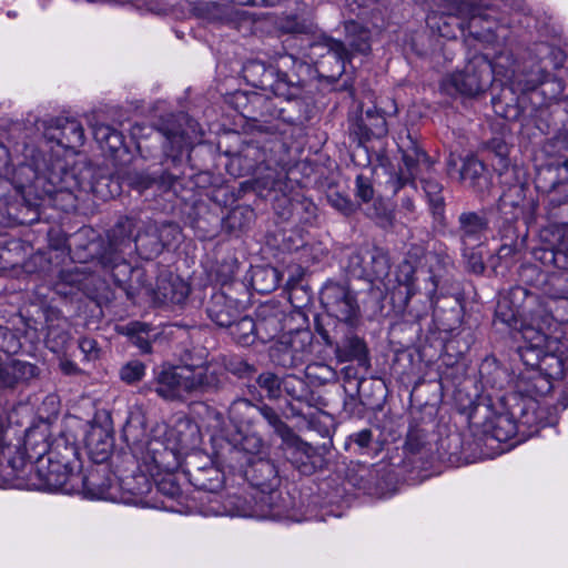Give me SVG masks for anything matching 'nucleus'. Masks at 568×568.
I'll use <instances>...</instances> for the list:
<instances>
[{"instance_id":"1","label":"nucleus","mask_w":568,"mask_h":568,"mask_svg":"<svg viewBox=\"0 0 568 568\" xmlns=\"http://www.w3.org/2000/svg\"><path fill=\"white\" fill-rule=\"evenodd\" d=\"M197 123L184 113L161 116L154 126L135 124L132 128L134 138L144 136V130H155L162 138L165 159L161 168L146 170H129L122 176V182L139 192L156 186L162 192L174 189V185L185 175L189 161V149L192 144V133Z\"/></svg>"},{"instance_id":"2","label":"nucleus","mask_w":568,"mask_h":568,"mask_svg":"<svg viewBox=\"0 0 568 568\" xmlns=\"http://www.w3.org/2000/svg\"><path fill=\"white\" fill-rule=\"evenodd\" d=\"M227 418L234 427V433L224 440L216 455L227 457L232 464L237 463L245 453H262L264 440L258 433L261 419L266 423L273 434L284 422L277 410L263 399L254 403L245 397L232 400L227 409Z\"/></svg>"},{"instance_id":"3","label":"nucleus","mask_w":568,"mask_h":568,"mask_svg":"<svg viewBox=\"0 0 568 568\" xmlns=\"http://www.w3.org/2000/svg\"><path fill=\"white\" fill-rule=\"evenodd\" d=\"M48 179L51 185L48 191L50 197L67 193L77 199V193L83 192L105 200L121 191L120 184L113 180L106 168L94 166L87 158L79 159L70 168L59 156L54 158L53 172Z\"/></svg>"},{"instance_id":"4","label":"nucleus","mask_w":568,"mask_h":568,"mask_svg":"<svg viewBox=\"0 0 568 568\" xmlns=\"http://www.w3.org/2000/svg\"><path fill=\"white\" fill-rule=\"evenodd\" d=\"M261 453H245L235 464L225 456H217L230 469L239 470L245 480L262 493L261 503L268 507L273 515H281L284 507L281 505V476L278 467L272 458L260 456Z\"/></svg>"},{"instance_id":"5","label":"nucleus","mask_w":568,"mask_h":568,"mask_svg":"<svg viewBox=\"0 0 568 568\" xmlns=\"http://www.w3.org/2000/svg\"><path fill=\"white\" fill-rule=\"evenodd\" d=\"M359 323H339L331 317H315L314 329L324 345L332 348L341 363L356 362L366 371L371 367L369 348L357 333Z\"/></svg>"},{"instance_id":"6","label":"nucleus","mask_w":568,"mask_h":568,"mask_svg":"<svg viewBox=\"0 0 568 568\" xmlns=\"http://www.w3.org/2000/svg\"><path fill=\"white\" fill-rule=\"evenodd\" d=\"M136 227L138 220L135 217H119L108 232V246L100 256L101 264L112 270L114 281L125 291L130 300L134 298L135 293L132 291V286H126V280L121 278L120 274L125 276L133 271L126 258L133 254Z\"/></svg>"},{"instance_id":"7","label":"nucleus","mask_w":568,"mask_h":568,"mask_svg":"<svg viewBox=\"0 0 568 568\" xmlns=\"http://www.w3.org/2000/svg\"><path fill=\"white\" fill-rule=\"evenodd\" d=\"M307 65L292 54H281L274 63L266 64L263 61H248L243 67V77L245 81L263 91L287 92L290 88L297 90L298 71L306 69Z\"/></svg>"},{"instance_id":"8","label":"nucleus","mask_w":568,"mask_h":568,"mask_svg":"<svg viewBox=\"0 0 568 568\" xmlns=\"http://www.w3.org/2000/svg\"><path fill=\"white\" fill-rule=\"evenodd\" d=\"M493 65L486 55L476 53L465 68L445 77L440 90L450 97H476L493 84Z\"/></svg>"},{"instance_id":"9","label":"nucleus","mask_w":568,"mask_h":568,"mask_svg":"<svg viewBox=\"0 0 568 568\" xmlns=\"http://www.w3.org/2000/svg\"><path fill=\"white\" fill-rule=\"evenodd\" d=\"M347 276L369 283L379 282L386 288L390 283L392 262L388 252L378 246L358 247L345 253L342 263Z\"/></svg>"},{"instance_id":"10","label":"nucleus","mask_w":568,"mask_h":568,"mask_svg":"<svg viewBox=\"0 0 568 568\" xmlns=\"http://www.w3.org/2000/svg\"><path fill=\"white\" fill-rule=\"evenodd\" d=\"M396 282L399 286L397 295L406 296L407 301L419 295L422 308L417 316L430 311L436 301L438 282L430 270L415 267L412 262L403 261L396 270Z\"/></svg>"},{"instance_id":"11","label":"nucleus","mask_w":568,"mask_h":568,"mask_svg":"<svg viewBox=\"0 0 568 568\" xmlns=\"http://www.w3.org/2000/svg\"><path fill=\"white\" fill-rule=\"evenodd\" d=\"M447 4V14L439 18L437 24L438 32L442 37L457 38V33L450 30L455 27L460 33L465 29V20L467 19V27L473 34V29L481 19V10L489 7L490 0H443ZM511 9L523 10V0H503Z\"/></svg>"},{"instance_id":"12","label":"nucleus","mask_w":568,"mask_h":568,"mask_svg":"<svg viewBox=\"0 0 568 568\" xmlns=\"http://www.w3.org/2000/svg\"><path fill=\"white\" fill-rule=\"evenodd\" d=\"M307 57L314 63L321 78L337 81L345 72L346 63L352 61L346 44L327 34L316 37L308 44Z\"/></svg>"},{"instance_id":"13","label":"nucleus","mask_w":568,"mask_h":568,"mask_svg":"<svg viewBox=\"0 0 568 568\" xmlns=\"http://www.w3.org/2000/svg\"><path fill=\"white\" fill-rule=\"evenodd\" d=\"M146 387L165 402H185L193 396L191 365L163 363L153 368Z\"/></svg>"},{"instance_id":"14","label":"nucleus","mask_w":568,"mask_h":568,"mask_svg":"<svg viewBox=\"0 0 568 568\" xmlns=\"http://www.w3.org/2000/svg\"><path fill=\"white\" fill-rule=\"evenodd\" d=\"M9 429L7 418L0 414V487L13 486L23 487L29 483L24 481L27 475L34 478V463L29 460L27 455L21 454L17 446H11L6 434Z\"/></svg>"},{"instance_id":"15","label":"nucleus","mask_w":568,"mask_h":568,"mask_svg":"<svg viewBox=\"0 0 568 568\" xmlns=\"http://www.w3.org/2000/svg\"><path fill=\"white\" fill-rule=\"evenodd\" d=\"M320 300L326 314L316 317H331L339 323H359L361 308L356 293L347 283L328 280L320 292Z\"/></svg>"},{"instance_id":"16","label":"nucleus","mask_w":568,"mask_h":568,"mask_svg":"<svg viewBox=\"0 0 568 568\" xmlns=\"http://www.w3.org/2000/svg\"><path fill=\"white\" fill-rule=\"evenodd\" d=\"M24 161L20 163L13 173V180L19 190L26 192L27 189L42 191L49 195L50 180L49 175L53 172L54 159L50 155L47 159L43 150L38 148H27Z\"/></svg>"},{"instance_id":"17","label":"nucleus","mask_w":568,"mask_h":568,"mask_svg":"<svg viewBox=\"0 0 568 568\" xmlns=\"http://www.w3.org/2000/svg\"><path fill=\"white\" fill-rule=\"evenodd\" d=\"M312 341L313 336L306 329L284 334L270 347V361L286 369L301 366L312 353Z\"/></svg>"},{"instance_id":"18","label":"nucleus","mask_w":568,"mask_h":568,"mask_svg":"<svg viewBox=\"0 0 568 568\" xmlns=\"http://www.w3.org/2000/svg\"><path fill=\"white\" fill-rule=\"evenodd\" d=\"M275 435L282 440L280 448L284 457L302 475H312L321 467L323 459L317 449L304 442L285 422Z\"/></svg>"},{"instance_id":"19","label":"nucleus","mask_w":568,"mask_h":568,"mask_svg":"<svg viewBox=\"0 0 568 568\" xmlns=\"http://www.w3.org/2000/svg\"><path fill=\"white\" fill-rule=\"evenodd\" d=\"M348 480L365 494L378 498L386 497L395 490L396 476L388 463L379 462L371 466L359 465Z\"/></svg>"},{"instance_id":"20","label":"nucleus","mask_w":568,"mask_h":568,"mask_svg":"<svg viewBox=\"0 0 568 568\" xmlns=\"http://www.w3.org/2000/svg\"><path fill=\"white\" fill-rule=\"evenodd\" d=\"M527 186L519 181L509 184L498 199L497 210L505 224H513L519 219L526 223L534 220L537 202L527 197Z\"/></svg>"},{"instance_id":"21","label":"nucleus","mask_w":568,"mask_h":568,"mask_svg":"<svg viewBox=\"0 0 568 568\" xmlns=\"http://www.w3.org/2000/svg\"><path fill=\"white\" fill-rule=\"evenodd\" d=\"M74 469L58 460L47 458V462L37 465L34 478H29V483L26 485L36 489L70 494L74 490V485L71 481L79 477Z\"/></svg>"},{"instance_id":"22","label":"nucleus","mask_w":568,"mask_h":568,"mask_svg":"<svg viewBox=\"0 0 568 568\" xmlns=\"http://www.w3.org/2000/svg\"><path fill=\"white\" fill-rule=\"evenodd\" d=\"M142 460L152 476H161L162 471H175L181 466L176 444L168 438H150L145 443Z\"/></svg>"},{"instance_id":"23","label":"nucleus","mask_w":568,"mask_h":568,"mask_svg":"<svg viewBox=\"0 0 568 568\" xmlns=\"http://www.w3.org/2000/svg\"><path fill=\"white\" fill-rule=\"evenodd\" d=\"M38 130L42 129L45 143H55L64 150H77L84 144V130L75 119L57 118L37 122Z\"/></svg>"},{"instance_id":"24","label":"nucleus","mask_w":568,"mask_h":568,"mask_svg":"<svg viewBox=\"0 0 568 568\" xmlns=\"http://www.w3.org/2000/svg\"><path fill=\"white\" fill-rule=\"evenodd\" d=\"M388 132L385 113L376 106L368 108L349 120V136L363 146L373 139H382Z\"/></svg>"},{"instance_id":"25","label":"nucleus","mask_w":568,"mask_h":568,"mask_svg":"<svg viewBox=\"0 0 568 568\" xmlns=\"http://www.w3.org/2000/svg\"><path fill=\"white\" fill-rule=\"evenodd\" d=\"M191 381L193 396L206 393H217L227 383V375L217 362H210L204 366H191Z\"/></svg>"},{"instance_id":"26","label":"nucleus","mask_w":568,"mask_h":568,"mask_svg":"<svg viewBox=\"0 0 568 568\" xmlns=\"http://www.w3.org/2000/svg\"><path fill=\"white\" fill-rule=\"evenodd\" d=\"M91 231L88 229H81L71 236H67L61 230H51L49 232V247L61 255L68 254L74 250V256L83 262L89 257L94 256L93 247L97 246L94 242H90L88 245L82 246L80 240L88 235Z\"/></svg>"},{"instance_id":"27","label":"nucleus","mask_w":568,"mask_h":568,"mask_svg":"<svg viewBox=\"0 0 568 568\" xmlns=\"http://www.w3.org/2000/svg\"><path fill=\"white\" fill-rule=\"evenodd\" d=\"M297 90L290 88L287 92H274L273 95L280 97V120L288 124H298L307 120V105L302 99L303 80L298 71Z\"/></svg>"},{"instance_id":"28","label":"nucleus","mask_w":568,"mask_h":568,"mask_svg":"<svg viewBox=\"0 0 568 568\" xmlns=\"http://www.w3.org/2000/svg\"><path fill=\"white\" fill-rule=\"evenodd\" d=\"M184 474L197 490L216 494L223 488V474L210 460H206L204 465H199L193 460L186 462Z\"/></svg>"},{"instance_id":"29","label":"nucleus","mask_w":568,"mask_h":568,"mask_svg":"<svg viewBox=\"0 0 568 568\" xmlns=\"http://www.w3.org/2000/svg\"><path fill=\"white\" fill-rule=\"evenodd\" d=\"M489 222L484 212L466 211L458 216L456 233L463 246H477L485 239Z\"/></svg>"},{"instance_id":"30","label":"nucleus","mask_w":568,"mask_h":568,"mask_svg":"<svg viewBox=\"0 0 568 568\" xmlns=\"http://www.w3.org/2000/svg\"><path fill=\"white\" fill-rule=\"evenodd\" d=\"M205 312L217 326L226 327L239 318L241 306L237 300L227 296L222 291L213 290L206 303Z\"/></svg>"},{"instance_id":"31","label":"nucleus","mask_w":568,"mask_h":568,"mask_svg":"<svg viewBox=\"0 0 568 568\" xmlns=\"http://www.w3.org/2000/svg\"><path fill=\"white\" fill-rule=\"evenodd\" d=\"M399 151L404 163V171L409 175L418 179L422 176L423 170H429L433 165L428 154L418 145L410 132L406 138H400Z\"/></svg>"},{"instance_id":"32","label":"nucleus","mask_w":568,"mask_h":568,"mask_svg":"<svg viewBox=\"0 0 568 568\" xmlns=\"http://www.w3.org/2000/svg\"><path fill=\"white\" fill-rule=\"evenodd\" d=\"M552 324L549 317L546 316L541 321L532 320L530 323L519 324L521 337L526 343L525 346L537 348H558L559 338L552 336Z\"/></svg>"},{"instance_id":"33","label":"nucleus","mask_w":568,"mask_h":568,"mask_svg":"<svg viewBox=\"0 0 568 568\" xmlns=\"http://www.w3.org/2000/svg\"><path fill=\"white\" fill-rule=\"evenodd\" d=\"M345 39L342 41L346 44L347 54L353 59L355 55H367L372 51V32L371 30L355 20L344 22Z\"/></svg>"},{"instance_id":"34","label":"nucleus","mask_w":568,"mask_h":568,"mask_svg":"<svg viewBox=\"0 0 568 568\" xmlns=\"http://www.w3.org/2000/svg\"><path fill=\"white\" fill-rule=\"evenodd\" d=\"M38 375V367L31 363L11 359L0 362V388H16Z\"/></svg>"},{"instance_id":"35","label":"nucleus","mask_w":568,"mask_h":568,"mask_svg":"<svg viewBox=\"0 0 568 568\" xmlns=\"http://www.w3.org/2000/svg\"><path fill=\"white\" fill-rule=\"evenodd\" d=\"M550 284L558 288L555 292L546 291L551 297V303L548 304L550 312L549 320L556 323H568V288L564 284L568 283V273H552L549 276Z\"/></svg>"},{"instance_id":"36","label":"nucleus","mask_w":568,"mask_h":568,"mask_svg":"<svg viewBox=\"0 0 568 568\" xmlns=\"http://www.w3.org/2000/svg\"><path fill=\"white\" fill-rule=\"evenodd\" d=\"M406 454L414 458V462H420L423 465L432 463L436 458V450L428 434L420 428L410 427L405 440Z\"/></svg>"},{"instance_id":"37","label":"nucleus","mask_w":568,"mask_h":568,"mask_svg":"<svg viewBox=\"0 0 568 568\" xmlns=\"http://www.w3.org/2000/svg\"><path fill=\"white\" fill-rule=\"evenodd\" d=\"M460 180L474 192L483 194L491 186L490 174L483 162L474 156L464 160L459 170Z\"/></svg>"},{"instance_id":"38","label":"nucleus","mask_w":568,"mask_h":568,"mask_svg":"<svg viewBox=\"0 0 568 568\" xmlns=\"http://www.w3.org/2000/svg\"><path fill=\"white\" fill-rule=\"evenodd\" d=\"M491 104L496 115L507 121H517L523 113L521 99L511 84L504 85L498 94H494Z\"/></svg>"},{"instance_id":"39","label":"nucleus","mask_w":568,"mask_h":568,"mask_svg":"<svg viewBox=\"0 0 568 568\" xmlns=\"http://www.w3.org/2000/svg\"><path fill=\"white\" fill-rule=\"evenodd\" d=\"M191 287L183 278L170 274L160 277L156 285V294L164 303L183 305L189 297Z\"/></svg>"},{"instance_id":"40","label":"nucleus","mask_w":568,"mask_h":568,"mask_svg":"<svg viewBox=\"0 0 568 568\" xmlns=\"http://www.w3.org/2000/svg\"><path fill=\"white\" fill-rule=\"evenodd\" d=\"M265 162V151L257 142L250 141L242 145L233 156L231 164L239 165L240 175H251Z\"/></svg>"},{"instance_id":"41","label":"nucleus","mask_w":568,"mask_h":568,"mask_svg":"<svg viewBox=\"0 0 568 568\" xmlns=\"http://www.w3.org/2000/svg\"><path fill=\"white\" fill-rule=\"evenodd\" d=\"M163 252L161 240L156 235V223L148 224L142 232L136 233L133 253L141 258L151 261Z\"/></svg>"},{"instance_id":"42","label":"nucleus","mask_w":568,"mask_h":568,"mask_svg":"<svg viewBox=\"0 0 568 568\" xmlns=\"http://www.w3.org/2000/svg\"><path fill=\"white\" fill-rule=\"evenodd\" d=\"M89 277L90 273L84 265H75L71 268L62 270L59 274V281L54 285V290L58 294L63 296L73 295L75 291L84 288Z\"/></svg>"},{"instance_id":"43","label":"nucleus","mask_w":568,"mask_h":568,"mask_svg":"<svg viewBox=\"0 0 568 568\" xmlns=\"http://www.w3.org/2000/svg\"><path fill=\"white\" fill-rule=\"evenodd\" d=\"M255 325L257 338L262 343H267L284 329L283 314L274 310L262 308L258 311Z\"/></svg>"},{"instance_id":"44","label":"nucleus","mask_w":568,"mask_h":568,"mask_svg":"<svg viewBox=\"0 0 568 568\" xmlns=\"http://www.w3.org/2000/svg\"><path fill=\"white\" fill-rule=\"evenodd\" d=\"M248 103L254 110V114L246 116L254 121H270L272 119L280 120V97H268L262 93H253L248 97Z\"/></svg>"},{"instance_id":"45","label":"nucleus","mask_w":568,"mask_h":568,"mask_svg":"<svg viewBox=\"0 0 568 568\" xmlns=\"http://www.w3.org/2000/svg\"><path fill=\"white\" fill-rule=\"evenodd\" d=\"M87 446L95 463L105 462L113 448V437L102 427H93L87 437Z\"/></svg>"},{"instance_id":"46","label":"nucleus","mask_w":568,"mask_h":568,"mask_svg":"<svg viewBox=\"0 0 568 568\" xmlns=\"http://www.w3.org/2000/svg\"><path fill=\"white\" fill-rule=\"evenodd\" d=\"M343 374L345 378L344 393L346 395L344 399V408L349 413H353L357 404V399L365 404L363 400L362 389L368 381L365 377H356V372L353 367L343 368Z\"/></svg>"},{"instance_id":"47","label":"nucleus","mask_w":568,"mask_h":568,"mask_svg":"<svg viewBox=\"0 0 568 568\" xmlns=\"http://www.w3.org/2000/svg\"><path fill=\"white\" fill-rule=\"evenodd\" d=\"M24 450L28 459L33 460L36 468L39 463L47 462L51 450V443H48L45 434L31 430L26 435Z\"/></svg>"},{"instance_id":"48","label":"nucleus","mask_w":568,"mask_h":568,"mask_svg":"<svg viewBox=\"0 0 568 568\" xmlns=\"http://www.w3.org/2000/svg\"><path fill=\"white\" fill-rule=\"evenodd\" d=\"M77 445L70 442L64 435L51 442V450L48 459L58 460L61 464L77 468L79 467Z\"/></svg>"},{"instance_id":"49","label":"nucleus","mask_w":568,"mask_h":568,"mask_svg":"<svg viewBox=\"0 0 568 568\" xmlns=\"http://www.w3.org/2000/svg\"><path fill=\"white\" fill-rule=\"evenodd\" d=\"M225 328L230 331L233 339L242 346L253 345L255 341L258 339L255 321L247 315H240L239 318Z\"/></svg>"},{"instance_id":"50","label":"nucleus","mask_w":568,"mask_h":568,"mask_svg":"<svg viewBox=\"0 0 568 568\" xmlns=\"http://www.w3.org/2000/svg\"><path fill=\"white\" fill-rule=\"evenodd\" d=\"M417 180H419L420 186L428 201L429 209L433 215L436 217H442L445 211V197L443 194V185L437 180L429 178L420 176Z\"/></svg>"},{"instance_id":"51","label":"nucleus","mask_w":568,"mask_h":568,"mask_svg":"<svg viewBox=\"0 0 568 568\" xmlns=\"http://www.w3.org/2000/svg\"><path fill=\"white\" fill-rule=\"evenodd\" d=\"M546 75L547 72L536 64L528 71L516 73L510 84L521 93L538 91Z\"/></svg>"},{"instance_id":"52","label":"nucleus","mask_w":568,"mask_h":568,"mask_svg":"<svg viewBox=\"0 0 568 568\" xmlns=\"http://www.w3.org/2000/svg\"><path fill=\"white\" fill-rule=\"evenodd\" d=\"M152 332L153 328L146 323L134 322L126 326V335L130 342L144 354L152 351L151 343L155 336Z\"/></svg>"},{"instance_id":"53","label":"nucleus","mask_w":568,"mask_h":568,"mask_svg":"<svg viewBox=\"0 0 568 568\" xmlns=\"http://www.w3.org/2000/svg\"><path fill=\"white\" fill-rule=\"evenodd\" d=\"M490 432L498 442H507L515 437L518 426L514 415L509 413L496 415L490 422Z\"/></svg>"},{"instance_id":"54","label":"nucleus","mask_w":568,"mask_h":568,"mask_svg":"<svg viewBox=\"0 0 568 568\" xmlns=\"http://www.w3.org/2000/svg\"><path fill=\"white\" fill-rule=\"evenodd\" d=\"M220 364L225 374L230 373L241 379H250L257 372L254 364L237 355L222 356Z\"/></svg>"},{"instance_id":"55","label":"nucleus","mask_w":568,"mask_h":568,"mask_svg":"<svg viewBox=\"0 0 568 568\" xmlns=\"http://www.w3.org/2000/svg\"><path fill=\"white\" fill-rule=\"evenodd\" d=\"M534 258L544 266H554L562 273L568 271V257L562 253L561 245L555 247H538L532 252Z\"/></svg>"},{"instance_id":"56","label":"nucleus","mask_w":568,"mask_h":568,"mask_svg":"<svg viewBox=\"0 0 568 568\" xmlns=\"http://www.w3.org/2000/svg\"><path fill=\"white\" fill-rule=\"evenodd\" d=\"M560 169H565V171L568 173V159L557 163L548 164L547 166L542 168L538 172L535 180L537 190L551 193L554 189L560 183V181L557 179V175L555 174L556 171Z\"/></svg>"},{"instance_id":"57","label":"nucleus","mask_w":568,"mask_h":568,"mask_svg":"<svg viewBox=\"0 0 568 568\" xmlns=\"http://www.w3.org/2000/svg\"><path fill=\"white\" fill-rule=\"evenodd\" d=\"M282 390L292 399L301 403L308 402L311 398L308 384L296 374H286L282 377Z\"/></svg>"},{"instance_id":"58","label":"nucleus","mask_w":568,"mask_h":568,"mask_svg":"<svg viewBox=\"0 0 568 568\" xmlns=\"http://www.w3.org/2000/svg\"><path fill=\"white\" fill-rule=\"evenodd\" d=\"M252 285L262 294L274 291L278 285V273L276 268L256 267L252 274Z\"/></svg>"},{"instance_id":"59","label":"nucleus","mask_w":568,"mask_h":568,"mask_svg":"<svg viewBox=\"0 0 568 568\" xmlns=\"http://www.w3.org/2000/svg\"><path fill=\"white\" fill-rule=\"evenodd\" d=\"M93 134L101 146L111 152H116L124 145L123 134L110 125L102 124L94 128Z\"/></svg>"},{"instance_id":"60","label":"nucleus","mask_w":568,"mask_h":568,"mask_svg":"<svg viewBox=\"0 0 568 568\" xmlns=\"http://www.w3.org/2000/svg\"><path fill=\"white\" fill-rule=\"evenodd\" d=\"M520 317L521 314L519 311L514 310V307L500 296L495 310L494 324L497 325L500 323L511 329H517L521 323Z\"/></svg>"},{"instance_id":"61","label":"nucleus","mask_w":568,"mask_h":568,"mask_svg":"<svg viewBox=\"0 0 568 568\" xmlns=\"http://www.w3.org/2000/svg\"><path fill=\"white\" fill-rule=\"evenodd\" d=\"M487 150L493 152L499 158V165L505 169V172H500V176H505L506 180L501 181L503 185H506L508 178L515 175V170L508 169V154L509 146L501 138H493L486 143Z\"/></svg>"},{"instance_id":"62","label":"nucleus","mask_w":568,"mask_h":568,"mask_svg":"<svg viewBox=\"0 0 568 568\" xmlns=\"http://www.w3.org/2000/svg\"><path fill=\"white\" fill-rule=\"evenodd\" d=\"M257 386L266 393L271 400H277L282 396V377L273 372L261 373L256 377Z\"/></svg>"},{"instance_id":"63","label":"nucleus","mask_w":568,"mask_h":568,"mask_svg":"<svg viewBox=\"0 0 568 568\" xmlns=\"http://www.w3.org/2000/svg\"><path fill=\"white\" fill-rule=\"evenodd\" d=\"M546 349L547 352H544L542 356V365L539 366L538 372L552 378L564 377L562 359L556 355L558 348Z\"/></svg>"},{"instance_id":"64","label":"nucleus","mask_w":568,"mask_h":568,"mask_svg":"<svg viewBox=\"0 0 568 568\" xmlns=\"http://www.w3.org/2000/svg\"><path fill=\"white\" fill-rule=\"evenodd\" d=\"M253 212L246 207H236L233 209L223 222V227L227 230L230 233H234L236 231H241L251 221Z\"/></svg>"}]
</instances>
